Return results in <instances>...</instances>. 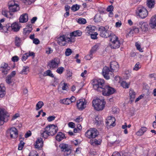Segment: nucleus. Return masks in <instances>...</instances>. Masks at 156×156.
Here are the masks:
<instances>
[{
    "instance_id": "obj_16",
    "label": "nucleus",
    "mask_w": 156,
    "mask_h": 156,
    "mask_svg": "<svg viewBox=\"0 0 156 156\" xmlns=\"http://www.w3.org/2000/svg\"><path fill=\"white\" fill-rule=\"evenodd\" d=\"M110 67L113 72H116L119 69V66L117 62L112 61L110 63Z\"/></svg>"
},
{
    "instance_id": "obj_38",
    "label": "nucleus",
    "mask_w": 156,
    "mask_h": 156,
    "mask_svg": "<svg viewBox=\"0 0 156 156\" xmlns=\"http://www.w3.org/2000/svg\"><path fill=\"white\" fill-rule=\"evenodd\" d=\"M45 76H48L52 77H54V76L51 73V71L50 70L48 69L44 73Z\"/></svg>"
},
{
    "instance_id": "obj_4",
    "label": "nucleus",
    "mask_w": 156,
    "mask_h": 156,
    "mask_svg": "<svg viewBox=\"0 0 156 156\" xmlns=\"http://www.w3.org/2000/svg\"><path fill=\"white\" fill-rule=\"evenodd\" d=\"M92 84L94 89L101 92L105 86L104 81L102 79L94 80L93 81Z\"/></svg>"
},
{
    "instance_id": "obj_18",
    "label": "nucleus",
    "mask_w": 156,
    "mask_h": 156,
    "mask_svg": "<svg viewBox=\"0 0 156 156\" xmlns=\"http://www.w3.org/2000/svg\"><path fill=\"white\" fill-rule=\"evenodd\" d=\"M20 29V27L18 25V23L16 22H15L11 24V26L9 25L7 30H12L16 32L19 31Z\"/></svg>"
},
{
    "instance_id": "obj_6",
    "label": "nucleus",
    "mask_w": 156,
    "mask_h": 156,
    "mask_svg": "<svg viewBox=\"0 0 156 156\" xmlns=\"http://www.w3.org/2000/svg\"><path fill=\"white\" fill-rule=\"evenodd\" d=\"M110 41L111 42L110 45L112 48L116 49L119 47L120 43L118 40V37L115 34H112Z\"/></svg>"
},
{
    "instance_id": "obj_1",
    "label": "nucleus",
    "mask_w": 156,
    "mask_h": 156,
    "mask_svg": "<svg viewBox=\"0 0 156 156\" xmlns=\"http://www.w3.org/2000/svg\"><path fill=\"white\" fill-rule=\"evenodd\" d=\"M58 127L54 124H50L43 129L40 131L41 136L46 138L48 136H53L57 132Z\"/></svg>"
},
{
    "instance_id": "obj_10",
    "label": "nucleus",
    "mask_w": 156,
    "mask_h": 156,
    "mask_svg": "<svg viewBox=\"0 0 156 156\" xmlns=\"http://www.w3.org/2000/svg\"><path fill=\"white\" fill-rule=\"evenodd\" d=\"M59 147L61 149L62 151L64 152V156H68L71 153V147L68 144H62L59 145Z\"/></svg>"
},
{
    "instance_id": "obj_51",
    "label": "nucleus",
    "mask_w": 156,
    "mask_h": 156,
    "mask_svg": "<svg viewBox=\"0 0 156 156\" xmlns=\"http://www.w3.org/2000/svg\"><path fill=\"white\" fill-rule=\"evenodd\" d=\"M135 45L137 49L140 52H143V49L141 48L140 45L139 44L136 42L135 44Z\"/></svg>"
},
{
    "instance_id": "obj_14",
    "label": "nucleus",
    "mask_w": 156,
    "mask_h": 156,
    "mask_svg": "<svg viewBox=\"0 0 156 156\" xmlns=\"http://www.w3.org/2000/svg\"><path fill=\"white\" fill-rule=\"evenodd\" d=\"M7 134L8 136H10L11 138H16L18 135L17 130L15 128L12 127L8 130Z\"/></svg>"
},
{
    "instance_id": "obj_41",
    "label": "nucleus",
    "mask_w": 156,
    "mask_h": 156,
    "mask_svg": "<svg viewBox=\"0 0 156 156\" xmlns=\"http://www.w3.org/2000/svg\"><path fill=\"white\" fill-rule=\"evenodd\" d=\"M12 77L10 76H8L6 79V82L7 83L9 84H11L12 83Z\"/></svg>"
},
{
    "instance_id": "obj_26",
    "label": "nucleus",
    "mask_w": 156,
    "mask_h": 156,
    "mask_svg": "<svg viewBox=\"0 0 156 156\" xmlns=\"http://www.w3.org/2000/svg\"><path fill=\"white\" fill-rule=\"evenodd\" d=\"M155 5V0H147L146 5L150 9H151L154 7Z\"/></svg>"
},
{
    "instance_id": "obj_48",
    "label": "nucleus",
    "mask_w": 156,
    "mask_h": 156,
    "mask_svg": "<svg viewBox=\"0 0 156 156\" xmlns=\"http://www.w3.org/2000/svg\"><path fill=\"white\" fill-rule=\"evenodd\" d=\"M121 86L125 88H128L129 84L125 81H123L121 83Z\"/></svg>"
},
{
    "instance_id": "obj_31",
    "label": "nucleus",
    "mask_w": 156,
    "mask_h": 156,
    "mask_svg": "<svg viewBox=\"0 0 156 156\" xmlns=\"http://www.w3.org/2000/svg\"><path fill=\"white\" fill-rule=\"evenodd\" d=\"M147 128L145 127H142L137 132L136 134L138 136H141L146 131Z\"/></svg>"
},
{
    "instance_id": "obj_64",
    "label": "nucleus",
    "mask_w": 156,
    "mask_h": 156,
    "mask_svg": "<svg viewBox=\"0 0 156 156\" xmlns=\"http://www.w3.org/2000/svg\"><path fill=\"white\" fill-rule=\"evenodd\" d=\"M92 53H90L89 55H87L85 56V58L87 60H90L92 58Z\"/></svg>"
},
{
    "instance_id": "obj_2",
    "label": "nucleus",
    "mask_w": 156,
    "mask_h": 156,
    "mask_svg": "<svg viewBox=\"0 0 156 156\" xmlns=\"http://www.w3.org/2000/svg\"><path fill=\"white\" fill-rule=\"evenodd\" d=\"M75 40L72 37H67L65 35H62L60 36L57 38L58 43L61 46H64L66 45V42L71 43L74 42Z\"/></svg>"
},
{
    "instance_id": "obj_24",
    "label": "nucleus",
    "mask_w": 156,
    "mask_h": 156,
    "mask_svg": "<svg viewBox=\"0 0 156 156\" xmlns=\"http://www.w3.org/2000/svg\"><path fill=\"white\" fill-rule=\"evenodd\" d=\"M96 28L95 26H88L87 27L86 31V34L87 35H90V34L94 32V31L95 30Z\"/></svg>"
},
{
    "instance_id": "obj_19",
    "label": "nucleus",
    "mask_w": 156,
    "mask_h": 156,
    "mask_svg": "<svg viewBox=\"0 0 156 156\" xmlns=\"http://www.w3.org/2000/svg\"><path fill=\"white\" fill-rule=\"evenodd\" d=\"M6 112L4 110L0 109V126L3 125L6 116Z\"/></svg>"
},
{
    "instance_id": "obj_56",
    "label": "nucleus",
    "mask_w": 156,
    "mask_h": 156,
    "mask_svg": "<svg viewBox=\"0 0 156 156\" xmlns=\"http://www.w3.org/2000/svg\"><path fill=\"white\" fill-rule=\"evenodd\" d=\"M139 65L140 63L139 62H137L135 65L134 67L133 68V69L135 70H137L140 68V66Z\"/></svg>"
},
{
    "instance_id": "obj_30",
    "label": "nucleus",
    "mask_w": 156,
    "mask_h": 156,
    "mask_svg": "<svg viewBox=\"0 0 156 156\" xmlns=\"http://www.w3.org/2000/svg\"><path fill=\"white\" fill-rule=\"evenodd\" d=\"M28 28H25L24 29L23 33L26 36H28L29 34L31 32L32 28V26L30 25L28 26Z\"/></svg>"
},
{
    "instance_id": "obj_37",
    "label": "nucleus",
    "mask_w": 156,
    "mask_h": 156,
    "mask_svg": "<svg viewBox=\"0 0 156 156\" xmlns=\"http://www.w3.org/2000/svg\"><path fill=\"white\" fill-rule=\"evenodd\" d=\"M15 44L17 47L20 46L21 45V40L20 38L16 37L15 38Z\"/></svg>"
},
{
    "instance_id": "obj_54",
    "label": "nucleus",
    "mask_w": 156,
    "mask_h": 156,
    "mask_svg": "<svg viewBox=\"0 0 156 156\" xmlns=\"http://www.w3.org/2000/svg\"><path fill=\"white\" fill-rule=\"evenodd\" d=\"M98 48V45H95L94 47H93L90 51V53H93Z\"/></svg>"
},
{
    "instance_id": "obj_35",
    "label": "nucleus",
    "mask_w": 156,
    "mask_h": 156,
    "mask_svg": "<svg viewBox=\"0 0 156 156\" xmlns=\"http://www.w3.org/2000/svg\"><path fill=\"white\" fill-rule=\"evenodd\" d=\"M29 68L28 66H24L22 70L20 72V73L22 74H27L26 72L29 71Z\"/></svg>"
},
{
    "instance_id": "obj_27",
    "label": "nucleus",
    "mask_w": 156,
    "mask_h": 156,
    "mask_svg": "<svg viewBox=\"0 0 156 156\" xmlns=\"http://www.w3.org/2000/svg\"><path fill=\"white\" fill-rule=\"evenodd\" d=\"M28 19L27 14H25L23 15L20 16L19 19V21L22 23H25L28 21Z\"/></svg>"
},
{
    "instance_id": "obj_11",
    "label": "nucleus",
    "mask_w": 156,
    "mask_h": 156,
    "mask_svg": "<svg viewBox=\"0 0 156 156\" xmlns=\"http://www.w3.org/2000/svg\"><path fill=\"white\" fill-rule=\"evenodd\" d=\"M60 63L59 58H55L51 60L48 63V66L51 69L57 68Z\"/></svg>"
},
{
    "instance_id": "obj_44",
    "label": "nucleus",
    "mask_w": 156,
    "mask_h": 156,
    "mask_svg": "<svg viewBox=\"0 0 156 156\" xmlns=\"http://www.w3.org/2000/svg\"><path fill=\"white\" fill-rule=\"evenodd\" d=\"M78 23L80 24H84L86 22V20L83 18H79L78 21Z\"/></svg>"
},
{
    "instance_id": "obj_40",
    "label": "nucleus",
    "mask_w": 156,
    "mask_h": 156,
    "mask_svg": "<svg viewBox=\"0 0 156 156\" xmlns=\"http://www.w3.org/2000/svg\"><path fill=\"white\" fill-rule=\"evenodd\" d=\"M96 123L98 124H102V119L101 117H99V116H97L95 118Z\"/></svg>"
},
{
    "instance_id": "obj_12",
    "label": "nucleus",
    "mask_w": 156,
    "mask_h": 156,
    "mask_svg": "<svg viewBox=\"0 0 156 156\" xmlns=\"http://www.w3.org/2000/svg\"><path fill=\"white\" fill-rule=\"evenodd\" d=\"M112 71L107 66L104 67L102 70V73L104 77L107 80L109 79L110 76H112Z\"/></svg>"
},
{
    "instance_id": "obj_7",
    "label": "nucleus",
    "mask_w": 156,
    "mask_h": 156,
    "mask_svg": "<svg viewBox=\"0 0 156 156\" xmlns=\"http://www.w3.org/2000/svg\"><path fill=\"white\" fill-rule=\"evenodd\" d=\"M136 15L140 18L144 19L146 17L148 12L146 9L143 7H139L136 10Z\"/></svg>"
},
{
    "instance_id": "obj_43",
    "label": "nucleus",
    "mask_w": 156,
    "mask_h": 156,
    "mask_svg": "<svg viewBox=\"0 0 156 156\" xmlns=\"http://www.w3.org/2000/svg\"><path fill=\"white\" fill-rule=\"evenodd\" d=\"M72 53V51L71 49L69 48H67L66 49L65 54L66 56H69Z\"/></svg>"
},
{
    "instance_id": "obj_59",
    "label": "nucleus",
    "mask_w": 156,
    "mask_h": 156,
    "mask_svg": "<svg viewBox=\"0 0 156 156\" xmlns=\"http://www.w3.org/2000/svg\"><path fill=\"white\" fill-rule=\"evenodd\" d=\"M29 156H38V155L36 152L32 151L30 153Z\"/></svg>"
},
{
    "instance_id": "obj_53",
    "label": "nucleus",
    "mask_w": 156,
    "mask_h": 156,
    "mask_svg": "<svg viewBox=\"0 0 156 156\" xmlns=\"http://www.w3.org/2000/svg\"><path fill=\"white\" fill-rule=\"evenodd\" d=\"M127 125L126 123H125V125H123L122 126V128L123 129H124V132L125 134H126L128 133V132L127 130Z\"/></svg>"
},
{
    "instance_id": "obj_39",
    "label": "nucleus",
    "mask_w": 156,
    "mask_h": 156,
    "mask_svg": "<svg viewBox=\"0 0 156 156\" xmlns=\"http://www.w3.org/2000/svg\"><path fill=\"white\" fill-rule=\"evenodd\" d=\"M60 84L62 86V89L63 90H66L68 88V84L66 83H61Z\"/></svg>"
},
{
    "instance_id": "obj_21",
    "label": "nucleus",
    "mask_w": 156,
    "mask_h": 156,
    "mask_svg": "<svg viewBox=\"0 0 156 156\" xmlns=\"http://www.w3.org/2000/svg\"><path fill=\"white\" fill-rule=\"evenodd\" d=\"M115 119L112 116H109L107 118L106 123L110 126H115Z\"/></svg>"
},
{
    "instance_id": "obj_55",
    "label": "nucleus",
    "mask_w": 156,
    "mask_h": 156,
    "mask_svg": "<svg viewBox=\"0 0 156 156\" xmlns=\"http://www.w3.org/2000/svg\"><path fill=\"white\" fill-rule=\"evenodd\" d=\"M62 3L64 4H70L72 2L71 0H61Z\"/></svg>"
},
{
    "instance_id": "obj_13",
    "label": "nucleus",
    "mask_w": 156,
    "mask_h": 156,
    "mask_svg": "<svg viewBox=\"0 0 156 156\" xmlns=\"http://www.w3.org/2000/svg\"><path fill=\"white\" fill-rule=\"evenodd\" d=\"M10 12H15L20 9L19 5L15 3L14 1H11L8 4Z\"/></svg>"
},
{
    "instance_id": "obj_3",
    "label": "nucleus",
    "mask_w": 156,
    "mask_h": 156,
    "mask_svg": "<svg viewBox=\"0 0 156 156\" xmlns=\"http://www.w3.org/2000/svg\"><path fill=\"white\" fill-rule=\"evenodd\" d=\"M105 102L103 99H96L92 101V105L96 110L99 111L102 110L104 108Z\"/></svg>"
},
{
    "instance_id": "obj_22",
    "label": "nucleus",
    "mask_w": 156,
    "mask_h": 156,
    "mask_svg": "<svg viewBox=\"0 0 156 156\" xmlns=\"http://www.w3.org/2000/svg\"><path fill=\"white\" fill-rule=\"evenodd\" d=\"M138 26L144 31H147L148 30V25L146 23L142 21L140 22Z\"/></svg>"
},
{
    "instance_id": "obj_8",
    "label": "nucleus",
    "mask_w": 156,
    "mask_h": 156,
    "mask_svg": "<svg viewBox=\"0 0 156 156\" xmlns=\"http://www.w3.org/2000/svg\"><path fill=\"white\" fill-rule=\"evenodd\" d=\"M99 134L97 130L95 128H90L86 132L85 135L89 139H93L96 137Z\"/></svg>"
},
{
    "instance_id": "obj_46",
    "label": "nucleus",
    "mask_w": 156,
    "mask_h": 156,
    "mask_svg": "<svg viewBox=\"0 0 156 156\" xmlns=\"http://www.w3.org/2000/svg\"><path fill=\"white\" fill-rule=\"evenodd\" d=\"M80 8V7L78 5L76 4V5H73L72 8L71 10L73 11H76L78 10Z\"/></svg>"
},
{
    "instance_id": "obj_28",
    "label": "nucleus",
    "mask_w": 156,
    "mask_h": 156,
    "mask_svg": "<svg viewBox=\"0 0 156 156\" xmlns=\"http://www.w3.org/2000/svg\"><path fill=\"white\" fill-rule=\"evenodd\" d=\"M82 34V32L81 31L79 30L75 31L70 33V37L72 38V37L80 36Z\"/></svg>"
},
{
    "instance_id": "obj_9",
    "label": "nucleus",
    "mask_w": 156,
    "mask_h": 156,
    "mask_svg": "<svg viewBox=\"0 0 156 156\" xmlns=\"http://www.w3.org/2000/svg\"><path fill=\"white\" fill-rule=\"evenodd\" d=\"M114 88L108 86H104L101 90L103 95L106 96H109L113 94L115 92Z\"/></svg>"
},
{
    "instance_id": "obj_42",
    "label": "nucleus",
    "mask_w": 156,
    "mask_h": 156,
    "mask_svg": "<svg viewBox=\"0 0 156 156\" xmlns=\"http://www.w3.org/2000/svg\"><path fill=\"white\" fill-rule=\"evenodd\" d=\"M64 70V68L62 67H60L57 68L56 72L59 74H61Z\"/></svg>"
},
{
    "instance_id": "obj_47",
    "label": "nucleus",
    "mask_w": 156,
    "mask_h": 156,
    "mask_svg": "<svg viewBox=\"0 0 156 156\" xmlns=\"http://www.w3.org/2000/svg\"><path fill=\"white\" fill-rule=\"evenodd\" d=\"M24 144V142L22 141H21L20 144H19L18 149L19 150H22L23 148Z\"/></svg>"
},
{
    "instance_id": "obj_52",
    "label": "nucleus",
    "mask_w": 156,
    "mask_h": 156,
    "mask_svg": "<svg viewBox=\"0 0 156 156\" xmlns=\"http://www.w3.org/2000/svg\"><path fill=\"white\" fill-rule=\"evenodd\" d=\"M34 0H23L24 3L26 5H30L34 2Z\"/></svg>"
},
{
    "instance_id": "obj_5",
    "label": "nucleus",
    "mask_w": 156,
    "mask_h": 156,
    "mask_svg": "<svg viewBox=\"0 0 156 156\" xmlns=\"http://www.w3.org/2000/svg\"><path fill=\"white\" fill-rule=\"evenodd\" d=\"M107 27H104L103 26L100 27L98 29L99 31L100 32V35L103 37L107 38L109 37V39L111 38L112 34H114L111 31L107 30L106 29Z\"/></svg>"
},
{
    "instance_id": "obj_25",
    "label": "nucleus",
    "mask_w": 156,
    "mask_h": 156,
    "mask_svg": "<svg viewBox=\"0 0 156 156\" xmlns=\"http://www.w3.org/2000/svg\"><path fill=\"white\" fill-rule=\"evenodd\" d=\"M102 140L100 139L98 140L95 139H91L90 140V144L93 146L100 145L101 143Z\"/></svg>"
},
{
    "instance_id": "obj_61",
    "label": "nucleus",
    "mask_w": 156,
    "mask_h": 156,
    "mask_svg": "<svg viewBox=\"0 0 156 156\" xmlns=\"http://www.w3.org/2000/svg\"><path fill=\"white\" fill-rule=\"evenodd\" d=\"M113 9V6L112 5L109 6L107 9V11L108 12L112 11Z\"/></svg>"
},
{
    "instance_id": "obj_20",
    "label": "nucleus",
    "mask_w": 156,
    "mask_h": 156,
    "mask_svg": "<svg viewBox=\"0 0 156 156\" xmlns=\"http://www.w3.org/2000/svg\"><path fill=\"white\" fill-rule=\"evenodd\" d=\"M149 24L151 28L155 29L156 28V15L151 17Z\"/></svg>"
},
{
    "instance_id": "obj_23",
    "label": "nucleus",
    "mask_w": 156,
    "mask_h": 156,
    "mask_svg": "<svg viewBox=\"0 0 156 156\" xmlns=\"http://www.w3.org/2000/svg\"><path fill=\"white\" fill-rule=\"evenodd\" d=\"M43 142L42 139L41 138H38L36 141L35 144V147L36 148L39 149L41 148L43 146Z\"/></svg>"
},
{
    "instance_id": "obj_60",
    "label": "nucleus",
    "mask_w": 156,
    "mask_h": 156,
    "mask_svg": "<svg viewBox=\"0 0 156 156\" xmlns=\"http://www.w3.org/2000/svg\"><path fill=\"white\" fill-rule=\"evenodd\" d=\"M101 18L100 17V16L98 15H96L94 17V20L95 22H98L100 21Z\"/></svg>"
},
{
    "instance_id": "obj_34",
    "label": "nucleus",
    "mask_w": 156,
    "mask_h": 156,
    "mask_svg": "<svg viewBox=\"0 0 156 156\" xmlns=\"http://www.w3.org/2000/svg\"><path fill=\"white\" fill-rule=\"evenodd\" d=\"M44 103L42 101H39L36 105V110H38L44 105Z\"/></svg>"
},
{
    "instance_id": "obj_50",
    "label": "nucleus",
    "mask_w": 156,
    "mask_h": 156,
    "mask_svg": "<svg viewBox=\"0 0 156 156\" xmlns=\"http://www.w3.org/2000/svg\"><path fill=\"white\" fill-rule=\"evenodd\" d=\"M29 55H28V54L27 53H25L23 54L22 57V60L23 61H26V60L28 58Z\"/></svg>"
},
{
    "instance_id": "obj_49",
    "label": "nucleus",
    "mask_w": 156,
    "mask_h": 156,
    "mask_svg": "<svg viewBox=\"0 0 156 156\" xmlns=\"http://www.w3.org/2000/svg\"><path fill=\"white\" fill-rule=\"evenodd\" d=\"M98 34L97 32H95L94 34L91 33L90 34V35L91 38L93 39H96L97 38V36Z\"/></svg>"
},
{
    "instance_id": "obj_15",
    "label": "nucleus",
    "mask_w": 156,
    "mask_h": 156,
    "mask_svg": "<svg viewBox=\"0 0 156 156\" xmlns=\"http://www.w3.org/2000/svg\"><path fill=\"white\" fill-rule=\"evenodd\" d=\"M87 103V102L85 99H81L77 101V106L80 110H82L86 107Z\"/></svg>"
},
{
    "instance_id": "obj_32",
    "label": "nucleus",
    "mask_w": 156,
    "mask_h": 156,
    "mask_svg": "<svg viewBox=\"0 0 156 156\" xmlns=\"http://www.w3.org/2000/svg\"><path fill=\"white\" fill-rule=\"evenodd\" d=\"M129 94L131 101H133L135 97L136 94V93L133 90L131 89L129 91Z\"/></svg>"
},
{
    "instance_id": "obj_57",
    "label": "nucleus",
    "mask_w": 156,
    "mask_h": 156,
    "mask_svg": "<svg viewBox=\"0 0 156 156\" xmlns=\"http://www.w3.org/2000/svg\"><path fill=\"white\" fill-rule=\"evenodd\" d=\"M55 117L54 115L51 116H49L47 120H48V121L49 122H51V121L54 120L55 119Z\"/></svg>"
},
{
    "instance_id": "obj_45",
    "label": "nucleus",
    "mask_w": 156,
    "mask_h": 156,
    "mask_svg": "<svg viewBox=\"0 0 156 156\" xmlns=\"http://www.w3.org/2000/svg\"><path fill=\"white\" fill-rule=\"evenodd\" d=\"M62 102L63 104L66 105H69L71 103V101L70 100L69 98H67L66 99L63 100Z\"/></svg>"
},
{
    "instance_id": "obj_58",
    "label": "nucleus",
    "mask_w": 156,
    "mask_h": 156,
    "mask_svg": "<svg viewBox=\"0 0 156 156\" xmlns=\"http://www.w3.org/2000/svg\"><path fill=\"white\" fill-rule=\"evenodd\" d=\"M74 120L76 122H80L83 120V118L81 116H79L77 117Z\"/></svg>"
},
{
    "instance_id": "obj_36",
    "label": "nucleus",
    "mask_w": 156,
    "mask_h": 156,
    "mask_svg": "<svg viewBox=\"0 0 156 156\" xmlns=\"http://www.w3.org/2000/svg\"><path fill=\"white\" fill-rule=\"evenodd\" d=\"M5 88L0 86V97L3 98L5 95Z\"/></svg>"
},
{
    "instance_id": "obj_29",
    "label": "nucleus",
    "mask_w": 156,
    "mask_h": 156,
    "mask_svg": "<svg viewBox=\"0 0 156 156\" xmlns=\"http://www.w3.org/2000/svg\"><path fill=\"white\" fill-rule=\"evenodd\" d=\"M64 134L62 132L58 133L57 135L56 136V139L58 141H61L64 138H66Z\"/></svg>"
},
{
    "instance_id": "obj_17",
    "label": "nucleus",
    "mask_w": 156,
    "mask_h": 156,
    "mask_svg": "<svg viewBox=\"0 0 156 156\" xmlns=\"http://www.w3.org/2000/svg\"><path fill=\"white\" fill-rule=\"evenodd\" d=\"M10 68L8 67V64L5 63H2L1 66L0 70L4 74H7L8 71L10 69Z\"/></svg>"
},
{
    "instance_id": "obj_62",
    "label": "nucleus",
    "mask_w": 156,
    "mask_h": 156,
    "mask_svg": "<svg viewBox=\"0 0 156 156\" xmlns=\"http://www.w3.org/2000/svg\"><path fill=\"white\" fill-rule=\"evenodd\" d=\"M12 60L13 62H16L19 60V57L16 56H13L12 58Z\"/></svg>"
},
{
    "instance_id": "obj_33",
    "label": "nucleus",
    "mask_w": 156,
    "mask_h": 156,
    "mask_svg": "<svg viewBox=\"0 0 156 156\" xmlns=\"http://www.w3.org/2000/svg\"><path fill=\"white\" fill-rule=\"evenodd\" d=\"M8 13H9L10 15L12 16V14L11 13V12H8V11L5 9H4L2 10V15L5 16V17L7 18H10V17H9L8 16Z\"/></svg>"
},
{
    "instance_id": "obj_63",
    "label": "nucleus",
    "mask_w": 156,
    "mask_h": 156,
    "mask_svg": "<svg viewBox=\"0 0 156 156\" xmlns=\"http://www.w3.org/2000/svg\"><path fill=\"white\" fill-rule=\"evenodd\" d=\"M31 135V133L30 131L29 130L25 134V136L26 138H27L30 136Z\"/></svg>"
}]
</instances>
